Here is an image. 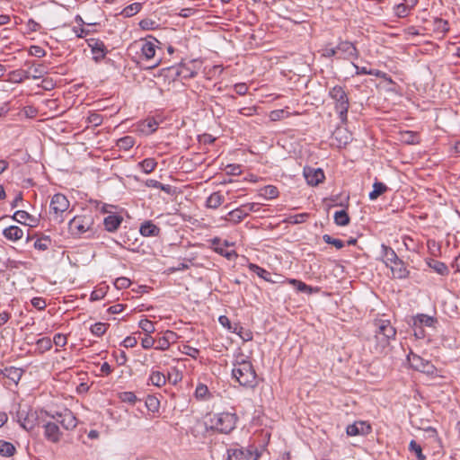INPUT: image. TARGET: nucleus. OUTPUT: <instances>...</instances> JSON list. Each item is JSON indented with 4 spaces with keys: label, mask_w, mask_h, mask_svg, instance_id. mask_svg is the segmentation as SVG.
Instances as JSON below:
<instances>
[{
    "label": "nucleus",
    "mask_w": 460,
    "mask_h": 460,
    "mask_svg": "<svg viewBox=\"0 0 460 460\" xmlns=\"http://www.w3.org/2000/svg\"><path fill=\"white\" fill-rule=\"evenodd\" d=\"M374 327L375 334L373 337L368 338L367 346L372 353L380 355L390 345L391 340L395 338L396 330L390 321L385 319L376 320Z\"/></svg>",
    "instance_id": "obj_1"
},
{
    "label": "nucleus",
    "mask_w": 460,
    "mask_h": 460,
    "mask_svg": "<svg viewBox=\"0 0 460 460\" xmlns=\"http://www.w3.org/2000/svg\"><path fill=\"white\" fill-rule=\"evenodd\" d=\"M233 377L243 386L255 387L257 385V376L252 363L238 356L234 363L232 369Z\"/></svg>",
    "instance_id": "obj_2"
},
{
    "label": "nucleus",
    "mask_w": 460,
    "mask_h": 460,
    "mask_svg": "<svg viewBox=\"0 0 460 460\" xmlns=\"http://www.w3.org/2000/svg\"><path fill=\"white\" fill-rule=\"evenodd\" d=\"M236 421L235 413H209L206 416L205 425L208 429L227 434L234 429Z\"/></svg>",
    "instance_id": "obj_3"
},
{
    "label": "nucleus",
    "mask_w": 460,
    "mask_h": 460,
    "mask_svg": "<svg viewBox=\"0 0 460 460\" xmlns=\"http://www.w3.org/2000/svg\"><path fill=\"white\" fill-rule=\"evenodd\" d=\"M42 413V411H38L29 406L20 405L16 413V417L22 429L25 430H31L36 426L41 425L43 420H41L40 415Z\"/></svg>",
    "instance_id": "obj_4"
},
{
    "label": "nucleus",
    "mask_w": 460,
    "mask_h": 460,
    "mask_svg": "<svg viewBox=\"0 0 460 460\" xmlns=\"http://www.w3.org/2000/svg\"><path fill=\"white\" fill-rule=\"evenodd\" d=\"M329 96L335 102V111L339 114L341 120L345 123L349 107V98L345 90L341 86L336 85L330 90Z\"/></svg>",
    "instance_id": "obj_5"
},
{
    "label": "nucleus",
    "mask_w": 460,
    "mask_h": 460,
    "mask_svg": "<svg viewBox=\"0 0 460 460\" xmlns=\"http://www.w3.org/2000/svg\"><path fill=\"white\" fill-rule=\"evenodd\" d=\"M93 217L91 214L75 216L68 223L69 232L75 236L93 233Z\"/></svg>",
    "instance_id": "obj_6"
},
{
    "label": "nucleus",
    "mask_w": 460,
    "mask_h": 460,
    "mask_svg": "<svg viewBox=\"0 0 460 460\" xmlns=\"http://www.w3.org/2000/svg\"><path fill=\"white\" fill-rule=\"evenodd\" d=\"M70 202L66 197L61 193L55 194L50 200V215L57 223L64 221L63 214L69 208Z\"/></svg>",
    "instance_id": "obj_7"
},
{
    "label": "nucleus",
    "mask_w": 460,
    "mask_h": 460,
    "mask_svg": "<svg viewBox=\"0 0 460 460\" xmlns=\"http://www.w3.org/2000/svg\"><path fill=\"white\" fill-rule=\"evenodd\" d=\"M46 415L49 418L55 420L65 430H73L77 426V419L75 415L68 409H64L61 411H56L52 414L46 412Z\"/></svg>",
    "instance_id": "obj_8"
},
{
    "label": "nucleus",
    "mask_w": 460,
    "mask_h": 460,
    "mask_svg": "<svg viewBox=\"0 0 460 460\" xmlns=\"http://www.w3.org/2000/svg\"><path fill=\"white\" fill-rule=\"evenodd\" d=\"M41 426L43 428V436L47 441L53 444H58L61 441L63 432L55 420L49 418L48 420H42Z\"/></svg>",
    "instance_id": "obj_9"
},
{
    "label": "nucleus",
    "mask_w": 460,
    "mask_h": 460,
    "mask_svg": "<svg viewBox=\"0 0 460 460\" xmlns=\"http://www.w3.org/2000/svg\"><path fill=\"white\" fill-rule=\"evenodd\" d=\"M259 453L251 447H234L227 450L226 460H258Z\"/></svg>",
    "instance_id": "obj_10"
},
{
    "label": "nucleus",
    "mask_w": 460,
    "mask_h": 460,
    "mask_svg": "<svg viewBox=\"0 0 460 460\" xmlns=\"http://www.w3.org/2000/svg\"><path fill=\"white\" fill-rule=\"evenodd\" d=\"M410 363L416 370L428 375L434 374L436 370L435 367L429 361L423 359L418 355H412L410 358Z\"/></svg>",
    "instance_id": "obj_11"
},
{
    "label": "nucleus",
    "mask_w": 460,
    "mask_h": 460,
    "mask_svg": "<svg viewBox=\"0 0 460 460\" xmlns=\"http://www.w3.org/2000/svg\"><path fill=\"white\" fill-rule=\"evenodd\" d=\"M304 176L309 185L316 186L324 180V173L320 168L305 167Z\"/></svg>",
    "instance_id": "obj_12"
},
{
    "label": "nucleus",
    "mask_w": 460,
    "mask_h": 460,
    "mask_svg": "<svg viewBox=\"0 0 460 460\" xmlns=\"http://www.w3.org/2000/svg\"><path fill=\"white\" fill-rule=\"evenodd\" d=\"M340 58L345 59H357L358 58V51L356 47L349 41H341L337 46Z\"/></svg>",
    "instance_id": "obj_13"
},
{
    "label": "nucleus",
    "mask_w": 460,
    "mask_h": 460,
    "mask_svg": "<svg viewBox=\"0 0 460 460\" xmlns=\"http://www.w3.org/2000/svg\"><path fill=\"white\" fill-rule=\"evenodd\" d=\"M213 249L218 254L226 257L228 260H233L237 257L235 251L230 250L228 251L226 248L229 246L227 241H225L224 243H221L219 238H214L212 240Z\"/></svg>",
    "instance_id": "obj_14"
},
{
    "label": "nucleus",
    "mask_w": 460,
    "mask_h": 460,
    "mask_svg": "<svg viewBox=\"0 0 460 460\" xmlns=\"http://www.w3.org/2000/svg\"><path fill=\"white\" fill-rule=\"evenodd\" d=\"M87 41L88 46L91 48L92 53L93 55V59L96 62L103 59L106 55V47L104 43L95 39H90Z\"/></svg>",
    "instance_id": "obj_15"
},
{
    "label": "nucleus",
    "mask_w": 460,
    "mask_h": 460,
    "mask_svg": "<svg viewBox=\"0 0 460 460\" xmlns=\"http://www.w3.org/2000/svg\"><path fill=\"white\" fill-rule=\"evenodd\" d=\"M391 270L392 275L394 279H406L409 277L410 271L408 270L405 263L399 259L397 261L388 266Z\"/></svg>",
    "instance_id": "obj_16"
},
{
    "label": "nucleus",
    "mask_w": 460,
    "mask_h": 460,
    "mask_svg": "<svg viewBox=\"0 0 460 460\" xmlns=\"http://www.w3.org/2000/svg\"><path fill=\"white\" fill-rule=\"evenodd\" d=\"M371 430L369 424L364 421H357L347 427L346 432L349 436H358L368 434Z\"/></svg>",
    "instance_id": "obj_17"
},
{
    "label": "nucleus",
    "mask_w": 460,
    "mask_h": 460,
    "mask_svg": "<svg viewBox=\"0 0 460 460\" xmlns=\"http://www.w3.org/2000/svg\"><path fill=\"white\" fill-rule=\"evenodd\" d=\"M158 127V123L155 119H146L137 125V131L142 135H150L154 133Z\"/></svg>",
    "instance_id": "obj_18"
},
{
    "label": "nucleus",
    "mask_w": 460,
    "mask_h": 460,
    "mask_svg": "<svg viewBox=\"0 0 460 460\" xmlns=\"http://www.w3.org/2000/svg\"><path fill=\"white\" fill-rule=\"evenodd\" d=\"M246 217V211H244V209L241 206L237 208L231 210L225 217H222L221 220H225L235 225L242 222Z\"/></svg>",
    "instance_id": "obj_19"
},
{
    "label": "nucleus",
    "mask_w": 460,
    "mask_h": 460,
    "mask_svg": "<svg viewBox=\"0 0 460 460\" xmlns=\"http://www.w3.org/2000/svg\"><path fill=\"white\" fill-rule=\"evenodd\" d=\"M13 219L20 224H23L29 226H34L37 221L35 217L24 210H17L13 214Z\"/></svg>",
    "instance_id": "obj_20"
},
{
    "label": "nucleus",
    "mask_w": 460,
    "mask_h": 460,
    "mask_svg": "<svg viewBox=\"0 0 460 460\" xmlns=\"http://www.w3.org/2000/svg\"><path fill=\"white\" fill-rule=\"evenodd\" d=\"M122 222V217L119 215H109L103 219L105 229L113 232L119 228Z\"/></svg>",
    "instance_id": "obj_21"
},
{
    "label": "nucleus",
    "mask_w": 460,
    "mask_h": 460,
    "mask_svg": "<svg viewBox=\"0 0 460 460\" xmlns=\"http://www.w3.org/2000/svg\"><path fill=\"white\" fill-rule=\"evenodd\" d=\"M382 256L383 261L385 263L386 267L390 264L394 263V261H397L400 258L397 256L396 252L392 249L391 247L382 244Z\"/></svg>",
    "instance_id": "obj_22"
},
{
    "label": "nucleus",
    "mask_w": 460,
    "mask_h": 460,
    "mask_svg": "<svg viewBox=\"0 0 460 460\" xmlns=\"http://www.w3.org/2000/svg\"><path fill=\"white\" fill-rule=\"evenodd\" d=\"M4 236L10 241L21 240L23 236V231L16 226H11L3 232Z\"/></svg>",
    "instance_id": "obj_23"
},
{
    "label": "nucleus",
    "mask_w": 460,
    "mask_h": 460,
    "mask_svg": "<svg viewBox=\"0 0 460 460\" xmlns=\"http://www.w3.org/2000/svg\"><path fill=\"white\" fill-rule=\"evenodd\" d=\"M248 268L250 269L251 271L254 272L260 278L263 279L264 280H266L268 282H270V283H277L278 282L277 279H271L270 273L269 271H267L266 270H264L263 268H261V267H260V266H258L256 264L250 263L248 265Z\"/></svg>",
    "instance_id": "obj_24"
},
{
    "label": "nucleus",
    "mask_w": 460,
    "mask_h": 460,
    "mask_svg": "<svg viewBox=\"0 0 460 460\" xmlns=\"http://www.w3.org/2000/svg\"><path fill=\"white\" fill-rule=\"evenodd\" d=\"M436 322L437 320L435 318L424 314H420L413 319L414 325L417 324L420 327H434Z\"/></svg>",
    "instance_id": "obj_25"
},
{
    "label": "nucleus",
    "mask_w": 460,
    "mask_h": 460,
    "mask_svg": "<svg viewBox=\"0 0 460 460\" xmlns=\"http://www.w3.org/2000/svg\"><path fill=\"white\" fill-rule=\"evenodd\" d=\"M159 232V227L151 222H146L140 226V234L143 236H156Z\"/></svg>",
    "instance_id": "obj_26"
},
{
    "label": "nucleus",
    "mask_w": 460,
    "mask_h": 460,
    "mask_svg": "<svg viewBox=\"0 0 460 460\" xmlns=\"http://www.w3.org/2000/svg\"><path fill=\"white\" fill-rule=\"evenodd\" d=\"M224 202V196L217 191L213 192L207 199L206 205L209 208H217Z\"/></svg>",
    "instance_id": "obj_27"
},
{
    "label": "nucleus",
    "mask_w": 460,
    "mask_h": 460,
    "mask_svg": "<svg viewBox=\"0 0 460 460\" xmlns=\"http://www.w3.org/2000/svg\"><path fill=\"white\" fill-rule=\"evenodd\" d=\"M333 138L338 141V146H346L351 139L350 136L344 128H337L333 132Z\"/></svg>",
    "instance_id": "obj_28"
},
{
    "label": "nucleus",
    "mask_w": 460,
    "mask_h": 460,
    "mask_svg": "<svg viewBox=\"0 0 460 460\" xmlns=\"http://www.w3.org/2000/svg\"><path fill=\"white\" fill-rule=\"evenodd\" d=\"M142 55L146 60L152 59L155 55V45L152 41L146 40L141 47Z\"/></svg>",
    "instance_id": "obj_29"
},
{
    "label": "nucleus",
    "mask_w": 460,
    "mask_h": 460,
    "mask_svg": "<svg viewBox=\"0 0 460 460\" xmlns=\"http://www.w3.org/2000/svg\"><path fill=\"white\" fill-rule=\"evenodd\" d=\"M149 382L155 386L161 387L166 384V377L160 371H153L149 376Z\"/></svg>",
    "instance_id": "obj_30"
},
{
    "label": "nucleus",
    "mask_w": 460,
    "mask_h": 460,
    "mask_svg": "<svg viewBox=\"0 0 460 460\" xmlns=\"http://www.w3.org/2000/svg\"><path fill=\"white\" fill-rule=\"evenodd\" d=\"M387 190V186L380 181H376L373 184V190L369 193V199L371 200L376 199L380 195Z\"/></svg>",
    "instance_id": "obj_31"
},
{
    "label": "nucleus",
    "mask_w": 460,
    "mask_h": 460,
    "mask_svg": "<svg viewBox=\"0 0 460 460\" xmlns=\"http://www.w3.org/2000/svg\"><path fill=\"white\" fill-rule=\"evenodd\" d=\"M37 352L43 354L52 348V341L49 337H43L36 341Z\"/></svg>",
    "instance_id": "obj_32"
},
{
    "label": "nucleus",
    "mask_w": 460,
    "mask_h": 460,
    "mask_svg": "<svg viewBox=\"0 0 460 460\" xmlns=\"http://www.w3.org/2000/svg\"><path fill=\"white\" fill-rule=\"evenodd\" d=\"M428 265L429 266V268H431L432 270H434L436 272L442 276H445L448 273L447 266L444 262H441L439 261L430 260L428 262Z\"/></svg>",
    "instance_id": "obj_33"
},
{
    "label": "nucleus",
    "mask_w": 460,
    "mask_h": 460,
    "mask_svg": "<svg viewBox=\"0 0 460 460\" xmlns=\"http://www.w3.org/2000/svg\"><path fill=\"white\" fill-rule=\"evenodd\" d=\"M401 140L406 144L414 145L420 142V136L413 131H404L401 133Z\"/></svg>",
    "instance_id": "obj_34"
},
{
    "label": "nucleus",
    "mask_w": 460,
    "mask_h": 460,
    "mask_svg": "<svg viewBox=\"0 0 460 460\" xmlns=\"http://www.w3.org/2000/svg\"><path fill=\"white\" fill-rule=\"evenodd\" d=\"M25 65L29 66V68L33 67L31 78L34 80L43 77V75L47 73L46 67L44 65H41V64H38V65L31 64V65L30 62H26Z\"/></svg>",
    "instance_id": "obj_35"
},
{
    "label": "nucleus",
    "mask_w": 460,
    "mask_h": 460,
    "mask_svg": "<svg viewBox=\"0 0 460 460\" xmlns=\"http://www.w3.org/2000/svg\"><path fill=\"white\" fill-rule=\"evenodd\" d=\"M279 190L275 186L268 185L260 190V196L265 199H272L277 198Z\"/></svg>",
    "instance_id": "obj_36"
},
{
    "label": "nucleus",
    "mask_w": 460,
    "mask_h": 460,
    "mask_svg": "<svg viewBox=\"0 0 460 460\" xmlns=\"http://www.w3.org/2000/svg\"><path fill=\"white\" fill-rule=\"evenodd\" d=\"M135 145L133 137L126 136L117 141V146L119 149L128 151Z\"/></svg>",
    "instance_id": "obj_37"
},
{
    "label": "nucleus",
    "mask_w": 460,
    "mask_h": 460,
    "mask_svg": "<svg viewBox=\"0 0 460 460\" xmlns=\"http://www.w3.org/2000/svg\"><path fill=\"white\" fill-rule=\"evenodd\" d=\"M15 452L14 446L7 441L0 440V455L3 456H12Z\"/></svg>",
    "instance_id": "obj_38"
},
{
    "label": "nucleus",
    "mask_w": 460,
    "mask_h": 460,
    "mask_svg": "<svg viewBox=\"0 0 460 460\" xmlns=\"http://www.w3.org/2000/svg\"><path fill=\"white\" fill-rule=\"evenodd\" d=\"M156 164L157 163L154 158H146L140 162L138 166L143 170L145 173H150L155 169Z\"/></svg>",
    "instance_id": "obj_39"
},
{
    "label": "nucleus",
    "mask_w": 460,
    "mask_h": 460,
    "mask_svg": "<svg viewBox=\"0 0 460 460\" xmlns=\"http://www.w3.org/2000/svg\"><path fill=\"white\" fill-rule=\"evenodd\" d=\"M334 222L338 226H347L349 223V217L345 210H340L334 214Z\"/></svg>",
    "instance_id": "obj_40"
},
{
    "label": "nucleus",
    "mask_w": 460,
    "mask_h": 460,
    "mask_svg": "<svg viewBox=\"0 0 460 460\" xmlns=\"http://www.w3.org/2000/svg\"><path fill=\"white\" fill-rule=\"evenodd\" d=\"M108 327L109 323H96L91 326L90 330L94 336L101 337L106 332Z\"/></svg>",
    "instance_id": "obj_41"
},
{
    "label": "nucleus",
    "mask_w": 460,
    "mask_h": 460,
    "mask_svg": "<svg viewBox=\"0 0 460 460\" xmlns=\"http://www.w3.org/2000/svg\"><path fill=\"white\" fill-rule=\"evenodd\" d=\"M141 10V4L139 3H133L128 6H126L123 11L122 14L125 17H131L137 13Z\"/></svg>",
    "instance_id": "obj_42"
},
{
    "label": "nucleus",
    "mask_w": 460,
    "mask_h": 460,
    "mask_svg": "<svg viewBox=\"0 0 460 460\" xmlns=\"http://www.w3.org/2000/svg\"><path fill=\"white\" fill-rule=\"evenodd\" d=\"M51 244V240L49 236H43L39 238L34 243V247L40 251H46L49 248Z\"/></svg>",
    "instance_id": "obj_43"
},
{
    "label": "nucleus",
    "mask_w": 460,
    "mask_h": 460,
    "mask_svg": "<svg viewBox=\"0 0 460 460\" xmlns=\"http://www.w3.org/2000/svg\"><path fill=\"white\" fill-rule=\"evenodd\" d=\"M138 326L145 332L147 335H150L155 331L154 323L148 319H143L139 322Z\"/></svg>",
    "instance_id": "obj_44"
},
{
    "label": "nucleus",
    "mask_w": 460,
    "mask_h": 460,
    "mask_svg": "<svg viewBox=\"0 0 460 460\" xmlns=\"http://www.w3.org/2000/svg\"><path fill=\"white\" fill-rule=\"evenodd\" d=\"M434 26H435V30L438 32H441V33H445V32L448 31V30H449L448 22L440 18L435 19Z\"/></svg>",
    "instance_id": "obj_45"
},
{
    "label": "nucleus",
    "mask_w": 460,
    "mask_h": 460,
    "mask_svg": "<svg viewBox=\"0 0 460 460\" xmlns=\"http://www.w3.org/2000/svg\"><path fill=\"white\" fill-rule=\"evenodd\" d=\"M409 448L416 454L418 460L426 459V456L422 454L421 447L415 440L410 442Z\"/></svg>",
    "instance_id": "obj_46"
},
{
    "label": "nucleus",
    "mask_w": 460,
    "mask_h": 460,
    "mask_svg": "<svg viewBox=\"0 0 460 460\" xmlns=\"http://www.w3.org/2000/svg\"><path fill=\"white\" fill-rule=\"evenodd\" d=\"M180 350L181 353L191 357L192 358H197L198 355L199 354V350L196 348L190 347L187 344H183Z\"/></svg>",
    "instance_id": "obj_47"
},
{
    "label": "nucleus",
    "mask_w": 460,
    "mask_h": 460,
    "mask_svg": "<svg viewBox=\"0 0 460 460\" xmlns=\"http://www.w3.org/2000/svg\"><path fill=\"white\" fill-rule=\"evenodd\" d=\"M323 240L326 243L335 246L337 249H341L344 247V243L341 240L333 238L329 234H324L323 236Z\"/></svg>",
    "instance_id": "obj_48"
},
{
    "label": "nucleus",
    "mask_w": 460,
    "mask_h": 460,
    "mask_svg": "<svg viewBox=\"0 0 460 460\" xmlns=\"http://www.w3.org/2000/svg\"><path fill=\"white\" fill-rule=\"evenodd\" d=\"M119 399L124 402L134 404L137 402V396L133 392H122L119 395Z\"/></svg>",
    "instance_id": "obj_49"
},
{
    "label": "nucleus",
    "mask_w": 460,
    "mask_h": 460,
    "mask_svg": "<svg viewBox=\"0 0 460 460\" xmlns=\"http://www.w3.org/2000/svg\"><path fill=\"white\" fill-rule=\"evenodd\" d=\"M287 117H288V112L285 110H275L270 113V118L272 121H278Z\"/></svg>",
    "instance_id": "obj_50"
},
{
    "label": "nucleus",
    "mask_w": 460,
    "mask_h": 460,
    "mask_svg": "<svg viewBox=\"0 0 460 460\" xmlns=\"http://www.w3.org/2000/svg\"><path fill=\"white\" fill-rule=\"evenodd\" d=\"M87 121L94 127L100 126L102 123V116L97 112H92L87 117Z\"/></svg>",
    "instance_id": "obj_51"
},
{
    "label": "nucleus",
    "mask_w": 460,
    "mask_h": 460,
    "mask_svg": "<svg viewBox=\"0 0 460 460\" xmlns=\"http://www.w3.org/2000/svg\"><path fill=\"white\" fill-rule=\"evenodd\" d=\"M289 283L292 284L300 292H310L312 289L305 283L297 279H290Z\"/></svg>",
    "instance_id": "obj_52"
},
{
    "label": "nucleus",
    "mask_w": 460,
    "mask_h": 460,
    "mask_svg": "<svg viewBox=\"0 0 460 460\" xmlns=\"http://www.w3.org/2000/svg\"><path fill=\"white\" fill-rule=\"evenodd\" d=\"M8 82L13 84H20L22 82V77H21V69L13 70L8 74Z\"/></svg>",
    "instance_id": "obj_53"
},
{
    "label": "nucleus",
    "mask_w": 460,
    "mask_h": 460,
    "mask_svg": "<svg viewBox=\"0 0 460 460\" xmlns=\"http://www.w3.org/2000/svg\"><path fill=\"white\" fill-rule=\"evenodd\" d=\"M394 11L398 17H406L409 14L411 9H409L403 3H402L395 6Z\"/></svg>",
    "instance_id": "obj_54"
},
{
    "label": "nucleus",
    "mask_w": 460,
    "mask_h": 460,
    "mask_svg": "<svg viewBox=\"0 0 460 460\" xmlns=\"http://www.w3.org/2000/svg\"><path fill=\"white\" fill-rule=\"evenodd\" d=\"M208 394V388L205 385H199L195 391V396L198 399H205Z\"/></svg>",
    "instance_id": "obj_55"
},
{
    "label": "nucleus",
    "mask_w": 460,
    "mask_h": 460,
    "mask_svg": "<svg viewBox=\"0 0 460 460\" xmlns=\"http://www.w3.org/2000/svg\"><path fill=\"white\" fill-rule=\"evenodd\" d=\"M130 283L131 282L128 278L121 277V278L116 279V280L114 282V286L117 288L121 289V288H128L130 286Z\"/></svg>",
    "instance_id": "obj_56"
},
{
    "label": "nucleus",
    "mask_w": 460,
    "mask_h": 460,
    "mask_svg": "<svg viewBox=\"0 0 460 460\" xmlns=\"http://www.w3.org/2000/svg\"><path fill=\"white\" fill-rule=\"evenodd\" d=\"M307 217L306 214H298L295 216H290L287 222L290 224H300L305 221V218Z\"/></svg>",
    "instance_id": "obj_57"
},
{
    "label": "nucleus",
    "mask_w": 460,
    "mask_h": 460,
    "mask_svg": "<svg viewBox=\"0 0 460 460\" xmlns=\"http://www.w3.org/2000/svg\"><path fill=\"white\" fill-rule=\"evenodd\" d=\"M67 339L66 336L61 333H57L54 336L52 341V344L54 343L56 346L64 347L66 344Z\"/></svg>",
    "instance_id": "obj_58"
},
{
    "label": "nucleus",
    "mask_w": 460,
    "mask_h": 460,
    "mask_svg": "<svg viewBox=\"0 0 460 460\" xmlns=\"http://www.w3.org/2000/svg\"><path fill=\"white\" fill-rule=\"evenodd\" d=\"M29 53L37 58H42L46 55L45 50L40 46H31L29 49Z\"/></svg>",
    "instance_id": "obj_59"
},
{
    "label": "nucleus",
    "mask_w": 460,
    "mask_h": 460,
    "mask_svg": "<svg viewBox=\"0 0 460 460\" xmlns=\"http://www.w3.org/2000/svg\"><path fill=\"white\" fill-rule=\"evenodd\" d=\"M146 404L150 411L154 412L158 411L159 402L155 397H148Z\"/></svg>",
    "instance_id": "obj_60"
},
{
    "label": "nucleus",
    "mask_w": 460,
    "mask_h": 460,
    "mask_svg": "<svg viewBox=\"0 0 460 460\" xmlns=\"http://www.w3.org/2000/svg\"><path fill=\"white\" fill-rule=\"evenodd\" d=\"M139 25L143 30H154L156 22L151 19H144L139 22Z\"/></svg>",
    "instance_id": "obj_61"
},
{
    "label": "nucleus",
    "mask_w": 460,
    "mask_h": 460,
    "mask_svg": "<svg viewBox=\"0 0 460 460\" xmlns=\"http://www.w3.org/2000/svg\"><path fill=\"white\" fill-rule=\"evenodd\" d=\"M31 305L39 310L45 309L47 305L46 301L41 297H33L31 299Z\"/></svg>",
    "instance_id": "obj_62"
},
{
    "label": "nucleus",
    "mask_w": 460,
    "mask_h": 460,
    "mask_svg": "<svg viewBox=\"0 0 460 460\" xmlns=\"http://www.w3.org/2000/svg\"><path fill=\"white\" fill-rule=\"evenodd\" d=\"M166 341L169 343V345L175 343L179 338L176 332L172 331H166L164 334Z\"/></svg>",
    "instance_id": "obj_63"
},
{
    "label": "nucleus",
    "mask_w": 460,
    "mask_h": 460,
    "mask_svg": "<svg viewBox=\"0 0 460 460\" xmlns=\"http://www.w3.org/2000/svg\"><path fill=\"white\" fill-rule=\"evenodd\" d=\"M155 342L154 338L146 334V336L142 339L141 345L144 349H148L154 346Z\"/></svg>",
    "instance_id": "obj_64"
}]
</instances>
